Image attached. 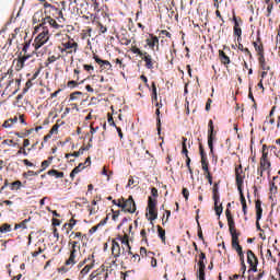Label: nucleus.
Instances as JSON below:
<instances>
[{
	"instance_id": "obj_36",
	"label": "nucleus",
	"mask_w": 280,
	"mask_h": 280,
	"mask_svg": "<svg viewBox=\"0 0 280 280\" xmlns=\"http://www.w3.org/2000/svg\"><path fill=\"white\" fill-rule=\"evenodd\" d=\"M199 152H200L201 161H207V153L205 152V149H202V145L199 147Z\"/></svg>"
},
{
	"instance_id": "obj_3",
	"label": "nucleus",
	"mask_w": 280,
	"mask_h": 280,
	"mask_svg": "<svg viewBox=\"0 0 280 280\" xmlns=\"http://www.w3.org/2000/svg\"><path fill=\"white\" fill-rule=\"evenodd\" d=\"M119 242L124 245L122 248H120V255H125V257H128V255H132V247H130V242L126 238H122L121 236L117 237Z\"/></svg>"
},
{
	"instance_id": "obj_18",
	"label": "nucleus",
	"mask_w": 280,
	"mask_h": 280,
	"mask_svg": "<svg viewBox=\"0 0 280 280\" xmlns=\"http://www.w3.org/2000/svg\"><path fill=\"white\" fill-rule=\"evenodd\" d=\"M213 141H215V133L208 135V147L210 154H213Z\"/></svg>"
},
{
	"instance_id": "obj_12",
	"label": "nucleus",
	"mask_w": 280,
	"mask_h": 280,
	"mask_svg": "<svg viewBox=\"0 0 280 280\" xmlns=\"http://www.w3.org/2000/svg\"><path fill=\"white\" fill-rule=\"evenodd\" d=\"M75 253H78V249L70 250V257L66 260V266H75Z\"/></svg>"
},
{
	"instance_id": "obj_47",
	"label": "nucleus",
	"mask_w": 280,
	"mask_h": 280,
	"mask_svg": "<svg viewBox=\"0 0 280 280\" xmlns=\"http://www.w3.org/2000/svg\"><path fill=\"white\" fill-rule=\"evenodd\" d=\"M93 7L95 12H102V9H100V2H97V0L94 1Z\"/></svg>"
},
{
	"instance_id": "obj_55",
	"label": "nucleus",
	"mask_w": 280,
	"mask_h": 280,
	"mask_svg": "<svg viewBox=\"0 0 280 280\" xmlns=\"http://www.w3.org/2000/svg\"><path fill=\"white\" fill-rule=\"evenodd\" d=\"M137 183V180H135V178H132V176L129 177L128 184H127V188L130 187L131 185H135Z\"/></svg>"
},
{
	"instance_id": "obj_6",
	"label": "nucleus",
	"mask_w": 280,
	"mask_h": 280,
	"mask_svg": "<svg viewBox=\"0 0 280 280\" xmlns=\"http://www.w3.org/2000/svg\"><path fill=\"white\" fill-rule=\"evenodd\" d=\"M62 47L68 50L67 54H73L72 49H74V52L78 51V43L73 42V39L62 43Z\"/></svg>"
},
{
	"instance_id": "obj_45",
	"label": "nucleus",
	"mask_w": 280,
	"mask_h": 280,
	"mask_svg": "<svg viewBox=\"0 0 280 280\" xmlns=\"http://www.w3.org/2000/svg\"><path fill=\"white\" fill-rule=\"evenodd\" d=\"M81 154H84V149H82V148L79 151L73 152L72 156L78 159V156H81Z\"/></svg>"
},
{
	"instance_id": "obj_34",
	"label": "nucleus",
	"mask_w": 280,
	"mask_h": 280,
	"mask_svg": "<svg viewBox=\"0 0 280 280\" xmlns=\"http://www.w3.org/2000/svg\"><path fill=\"white\" fill-rule=\"evenodd\" d=\"M201 165H202L203 172L209 174V162H207V160H201Z\"/></svg>"
},
{
	"instance_id": "obj_8",
	"label": "nucleus",
	"mask_w": 280,
	"mask_h": 280,
	"mask_svg": "<svg viewBox=\"0 0 280 280\" xmlns=\"http://www.w3.org/2000/svg\"><path fill=\"white\" fill-rule=\"evenodd\" d=\"M213 200H214V211L217 215H222L223 208L218 206V202H220V192L213 194Z\"/></svg>"
},
{
	"instance_id": "obj_61",
	"label": "nucleus",
	"mask_w": 280,
	"mask_h": 280,
	"mask_svg": "<svg viewBox=\"0 0 280 280\" xmlns=\"http://www.w3.org/2000/svg\"><path fill=\"white\" fill-rule=\"evenodd\" d=\"M119 213H120L119 210L113 211V220H114V222L117 221V218H119Z\"/></svg>"
},
{
	"instance_id": "obj_44",
	"label": "nucleus",
	"mask_w": 280,
	"mask_h": 280,
	"mask_svg": "<svg viewBox=\"0 0 280 280\" xmlns=\"http://www.w3.org/2000/svg\"><path fill=\"white\" fill-rule=\"evenodd\" d=\"M22 163L26 165V167H36L34 163L30 162V160H22Z\"/></svg>"
},
{
	"instance_id": "obj_29",
	"label": "nucleus",
	"mask_w": 280,
	"mask_h": 280,
	"mask_svg": "<svg viewBox=\"0 0 280 280\" xmlns=\"http://www.w3.org/2000/svg\"><path fill=\"white\" fill-rule=\"evenodd\" d=\"M12 231V225L4 223L1 228H0V233H10Z\"/></svg>"
},
{
	"instance_id": "obj_48",
	"label": "nucleus",
	"mask_w": 280,
	"mask_h": 280,
	"mask_svg": "<svg viewBox=\"0 0 280 280\" xmlns=\"http://www.w3.org/2000/svg\"><path fill=\"white\" fill-rule=\"evenodd\" d=\"M49 163H50L49 160L43 161V162H42V170L46 171L47 167H49Z\"/></svg>"
},
{
	"instance_id": "obj_2",
	"label": "nucleus",
	"mask_w": 280,
	"mask_h": 280,
	"mask_svg": "<svg viewBox=\"0 0 280 280\" xmlns=\"http://www.w3.org/2000/svg\"><path fill=\"white\" fill-rule=\"evenodd\" d=\"M124 211L127 213H135V211H137V203L135 202V199L132 198V196H129L128 199L124 200Z\"/></svg>"
},
{
	"instance_id": "obj_42",
	"label": "nucleus",
	"mask_w": 280,
	"mask_h": 280,
	"mask_svg": "<svg viewBox=\"0 0 280 280\" xmlns=\"http://www.w3.org/2000/svg\"><path fill=\"white\" fill-rule=\"evenodd\" d=\"M254 47L258 54H264V46H259L257 43H254Z\"/></svg>"
},
{
	"instance_id": "obj_33",
	"label": "nucleus",
	"mask_w": 280,
	"mask_h": 280,
	"mask_svg": "<svg viewBox=\"0 0 280 280\" xmlns=\"http://www.w3.org/2000/svg\"><path fill=\"white\" fill-rule=\"evenodd\" d=\"M23 178H30V176H38V173H35L34 171H27L23 173Z\"/></svg>"
},
{
	"instance_id": "obj_32",
	"label": "nucleus",
	"mask_w": 280,
	"mask_h": 280,
	"mask_svg": "<svg viewBox=\"0 0 280 280\" xmlns=\"http://www.w3.org/2000/svg\"><path fill=\"white\" fill-rule=\"evenodd\" d=\"M197 224H198V237L205 244V236L202 235V228L200 226V222L197 221Z\"/></svg>"
},
{
	"instance_id": "obj_11",
	"label": "nucleus",
	"mask_w": 280,
	"mask_h": 280,
	"mask_svg": "<svg viewBox=\"0 0 280 280\" xmlns=\"http://www.w3.org/2000/svg\"><path fill=\"white\" fill-rule=\"evenodd\" d=\"M112 252H113L115 259H117V257L121 256V247L119 246V243L113 241Z\"/></svg>"
},
{
	"instance_id": "obj_63",
	"label": "nucleus",
	"mask_w": 280,
	"mask_h": 280,
	"mask_svg": "<svg viewBox=\"0 0 280 280\" xmlns=\"http://www.w3.org/2000/svg\"><path fill=\"white\" fill-rule=\"evenodd\" d=\"M60 224H62V222L58 219H52V225L54 226H60Z\"/></svg>"
},
{
	"instance_id": "obj_10",
	"label": "nucleus",
	"mask_w": 280,
	"mask_h": 280,
	"mask_svg": "<svg viewBox=\"0 0 280 280\" xmlns=\"http://www.w3.org/2000/svg\"><path fill=\"white\" fill-rule=\"evenodd\" d=\"M30 58H32V55H24L22 57L19 58L18 60V70H21L25 67V62H27V60H30Z\"/></svg>"
},
{
	"instance_id": "obj_19",
	"label": "nucleus",
	"mask_w": 280,
	"mask_h": 280,
	"mask_svg": "<svg viewBox=\"0 0 280 280\" xmlns=\"http://www.w3.org/2000/svg\"><path fill=\"white\" fill-rule=\"evenodd\" d=\"M149 209V220L150 222H153V220H156L159 218V212L156 211V208H148Z\"/></svg>"
},
{
	"instance_id": "obj_23",
	"label": "nucleus",
	"mask_w": 280,
	"mask_h": 280,
	"mask_svg": "<svg viewBox=\"0 0 280 280\" xmlns=\"http://www.w3.org/2000/svg\"><path fill=\"white\" fill-rule=\"evenodd\" d=\"M155 115L158 116V118H156V128H158V135H161V117H160V115H161V109H156L155 110Z\"/></svg>"
},
{
	"instance_id": "obj_35",
	"label": "nucleus",
	"mask_w": 280,
	"mask_h": 280,
	"mask_svg": "<svg viewBox=\"0 0 280 280\" xmlns=\"http://www.w3.org/2000/svg\"><path fill=\"white\" fill-rule=\"evenodd\" d=\"M260 165H261L262 170H268V167H270V161L260 160Z\"/></svg>"
},
{
	"instance_id": "obj_62",
	"label": "nucleus",
	"mask_w": 280,
	"mask_h": 280,
	"mask_svg": "<svg viewBox=\"0 0 280 280\" xmlns=\"http://www.w3.org/2000/svg\"><path fill=\"white\" fill-rule=\"evenodd\" d=\"M40 253H43V248L39 247L37 252L32 253V257H38V255H40Z\"/></svg>"
},
{
	"instance_id": "obj_58",
	"label": "nucleus",
	"mask_w": 280,
	"mask_h": 280,
	"mask_svg": "<svg viewBox=\"0 0 280 280\" xmlns=\"http://www.w3.org/2000/svg\"><path fill=\"white\" fill-rule=\"evenodd\" d=\"M83 69H84L85 71H89V72L94 71V68H93V66H91V65H84V66H83Z\"/></svg>"
},
{
	"instance_id": "obj_53",
	"label": "nucleus",
	"mask_w": 280,
	"mask_h": 280,
	"mask_svg": "<svg viewBox=\"0 0 280 280\" xmlns=\"http://www.w3.org/2000/svg\"><path fill=\"white\" fill-rule=\"evenodd\" d=\"M270 192L271 194H277V186L275 185V183H270Z\"/></svg>"
},
{
	"instance_id": "obj_21",
	"label": "nucleus",
	"mask_w": 280,
	"mask_h": 280,
	"mask_svg": "<svg viewBox=\"0 0 280 280\" xmlns=\"http://www.w3.org/2000/svg\"><path fill=\"white\" fill-rule=\"evenodd\" d=\"M152 102H159V94L156 93V83L152 82Z\"/></svg>"
},
{
	"instance_id": "obj_64",
	"label": "nucleus",
	"mask_w": 280,
	"mask_h": 280,
	"mask_svg": "<svg viewBox=\"0 0 280 280\" xmlns=\"http://www.w3.org/2000/svg\"><path fill=\"white\" fill-rule=\"evenodd\" d=\"M75 174H79L78 168H73L72 172L70 173V178H75Z\"/></svg>"
},
{
	"instance_id": "obj_13",
	"label": "nucleus",
	"mask_w": 280,
	"mask_h": 280,
	"mask_svg": "<svg viewBox=\"0 0 280 280\" xmlns=\"http://www.w3.org/2000/svg\"><path fill=\"white\" fill-rule=\"evenodd\" d=\"M257 261H259L257 259V256H255V253H253V250L248 249L247 250V264H249V266H253V264H256Z\"/></svg>"
},
{
	"instance_id": "obj_15",
	"label": "nucleus",
	"mask_w": 280,
	"mask_h": 280,
	"mask_svg": "<svg viewBox=\"0 0 280 280\" xmlns=\"http://www.w3.org/2000/svg\"><path fill=\"white\" fill-rule=\"evenodd\" d=\"M219 58L223 65H231V58L223 50H219Z\"/></svg>"
},
{
	"instance_id": "obj_9",
	"label": "nucleus",
	"mask_w": 280,
	"mask_h": 280,
	"mask_svg": "<svg viewBox=\"0 0 280 280\" xmlns=\"http://www.w3.org/2000/svg\"><path fill=\"white\" fill-rule=\"evenodd\" d=\"M141 58L142 60H144L147 69H154V63L152 62V56H150L148 52H144Z\"/></svg>"
},
{
	"instance_id": "obj_5",
	"label": "nucleus",
	"mask_w": 280,
	"mask_h": 280,
	"mask_svg": "<svg viewBox=\"0 0 280 280\" xmlns=\"http://www.w3.org/2000/svg\"><path fill=\"white\" fill-rule=\"evenodd\" d=\"M235 174H236L237 190L242 191V189H244V178H245V176L242 175V166L235 170Z\"/></svg>"
},
{
	"instance_id": "obj_38",
	"label": "nucleus",
	"mask_w": 280,
	"mask_h": 280,
	"mask_svg": "<svg viewBox=\"0 0 280 280\" xmlns=\"http://www.w3.org/2000/svg\"><path fill=\"white\" fill-rule=\"evenodd\" d=\"M56 60H58V58H56V56L48 57V59H47L48 63H46V67H49V65H52V62H56Z\"/></svg>"
},
{
	"instance_id": "obj_54",
	"label": "nucleus",
	"mask_w": 280,
	"mask_h": 280,
	"mask_svg": "<svg viewBox=\"0 0 280 280\" xmlns=\"http://www.w3.org/2000/svg\"><path fill=\"white\" fill-rule=\"evenodd\" d=\"M30 42H26L25 44H24V46H23V48H22V51L24 52V54H27V50L30 49Z\"/></svg>"
},
{
	"instance_id": "obj_56",
	"label": "nucleus",
	"mask_w": 280,
	"mask_h": 280,
	"mask_svg": "<svg viewBox=\"0 0 280 280\" xmlns=\"http://www.w3.org/2000/svg\"><path fill=\"white\" fill-rule=\"evenodd\" d=\"M58 128H60V125H58V124L54 125L50 130V135H54V132H58Z\"/></svg>"
},
{
	"instance_id": "obj_1",
	"label": "nucleus",
	"mask_w": 280,
	"mask_h": 280,
	"mask_svg": "<svg viewBox=\"0 0 280 280\" xmlns=\"http://www.w3.org/2000/svg\"><path fill=\"white\" fill-rule=\"evenodd\" d=\"M49 42V31H43L39 33L35 40L33 46L35 47V51H38L43 45H46Z\"/></svg>"
},
{
	"instance_id": "obj_59",
	"label": "nucleus",
	"mask_w": 280,
	"mask_h": 280,
	"mask_svg": "<svg viewBox=\"0 0 280 280\" xmlns=\"http://www.w3.org/2000/svg\"><path fill=\"white\" fill-rule=\"evenodd\" d=\"M108 222V217H106L105 219H103L102 221H100V223L97 224V226H105V224Z\"/></svg>"
},
{
	"instance_id": "obj_30",
	"label": "nucleus",
	"mask_w": 280,
	"mask_h": 280,
	"mask_svg": "<svg viewBox=\"0 0 280 280\" xmlns=\"http://www.w3.org/2000/svg\"><path fill=\"white\" fill-rule=\"evenodd\" d=\"M158 234H159V237H161V240L164 242V240H165V230H163V228H161V225H158Z\"/></svg>"
},
{
	"instance_id": "obj_7",
	"label": "nucleus",
	"mask_w": 280,
	"mask_h": 280,
	"mask_svg": "<svg viewBox=\"0 0 280 280\" xmlns=\"http://www.w3.org/2000/svg\"><path fill=\"white\" fill-rule=\"evenodd\" d=\"M94 60L96 63L100 65L103 69H113V65H110V61L101 59L97 55H94Z\"/></svg>"
},
{
	"instance_id": "obj_39",
	"label": "nucleus",
	"mask_w": 280,
	"mask_h": 280,
	"mask_svg": "<svg viewBox=\"0 0 280 280\" xmlns=\"http://www.w3.org/2000/svg\"><path fill=\"white\" fill-rule=\"evenodd\" d=\"M78 95H82V92H74L70 95V102H74V100H78Z\"/></svg>"
},
{
	"instance_id": "obj_24",
	"label": "nucleus",
	"mask_w": 280,
	"mask_h": 280,
	"mask_svg": "<svg viewBox=\"0 0 280 280\" xmlns=\"http://www.w3.org/2000/svg\"><path fill=\"white\" fill-rule=\"evenodd\" d=\"M45 22L49 23V25H51V27H55V30H58L60 27L58 22H56V20L51 19V16H47L45 19Z\"/></svg>"
},
{
	"instance_id": "obj_25",
	"label": "nucleus",
	"mask_w": 280,
	"mask_h": 280,
	"mask_svg": "<svg viewBox=\"0 0 280 280\" xmlns=\"http://www.w3.org/2000/svg\"><path fill=\"white\" fill-rule=\"evenodd\" d=\"M198 266H199V270L197 275H205V270L207 268V265H205V260H199Z\"/></svg>"
},
{
	"instance_id": "obj_14",
	"label": "nucleus",
	"mask_w": 280,
	"mask_h": 280,
	"mask_svg": "<svg viewBox=\"0 0 280 280\" xmlns=\"http://www.w3.org/2000/svg\"><path fill=\"white\" fill-rule=\"evenodd\" d=\"M232 237V248H237L240 247V233H232L231 234Z\"/></svg>"
},
{
	"instance_id": "obj_20",
	"label": "nucleus",
	"mask_w": 280,
	"mask_h": 280,
	"mask_svg": "<svg viewBox=\"0 0 280 280\" xmlns=\"http://www.w3.org/2000/svg\"><path fill=\"white\" fill-rule=\"evenodd\" d=\"M228 225L230 228V235H232V233H237L235 230V221L233 220V217L228 219Z\"/></svg>"
},
{
	"instance_id": "obj_60",
	"label": "nucleus",
	"mask_w": 280,
	"mask_h": 280,
	"mask_svg": "<svg viewBox=\"0 0 280 280\" xmlns=\"http://www.w3.org/2000/svg\"><path fill=\"white\" fill-rule=\"evenodd\" d=\"M78 223L74 219H71L70 222L68 223L69 229H73V226Z\"/></svg>"
},
{
	"instance_id": "obj_52",
	"label": "nucleus",
	"mask_w": 280,
	"mask_h": 280,
	"mask_svg": "<svg viewBox=\"0 0 280 280\" xmlns=\"http://www.w3.org/2000/svg\"><path fill=\"white\" fill-rule=\"evenodd\" d=\"M258 264H259V261L254 262L253 265H249V266H250L249 271L252 270V272H257V266H258Z\"/></svg>"
},
{
	"instance_id": "obj_49",
	"label": "nucleus",
	"mask_w": 280,
	"mask_h": 280,
	"mask_svg": "<svg viewBox=\"0 0 280 280\" xmlns=\"http://www.w3.org/2000/svg\"><path fill=\"white\" fill-rule=\"evenodd\" d=\"M151 196H153V198H159V190L156 188H151Z\"/></svg>"
},
{
	"instance_id": "obj_51",
	"label": "nucleus",
	"mask_w": 280,
	"mask_h": 280,
	"mask_svg": "<svg viewBox=\"0 0 280 280\" xmlns=\"http://www.w3.org/2000/svg\"><path fill=\"white\" fill-rule=\"evenodd\" d=\"M18 154H23V156H27V151H25V147H21L20 150L18 151Z\"/></svg>"
},
{
	"instance_id": "obj_28",
	"label": "nucleus",
	"mask_w": 280,
	"mask_h": 280,
	"mask_svg": "<svg viewBox=\"0 0 280 280\" xmlns=\"http://www.w3.org/2000/svg\"><path fill=\"white\" fill-rule=\"evenodd\" d=\"M148 209H156V199L149 197Z\"/></svg>"
},
{
	"instance_id": "obj_27",
	"label": "nucleus",
	"mask_w": 280,
	"mask_h": 280,
	"mask_svg": "<svg viewBox=\"0 0 280 280\" xmlns=\"http://www.w3.org/2000/svg\"><path fill=\"white\" fill-rule=\"evenodd\" d=\"M182 152L186 158L189 156V151L187 150V138H183Z\"/></svg>"
},
{
	"instance_id": "obj_40",
	"label": "nucleus",
	"mask_w": 280,
	"mask_h": 280,
	"mask_svg": "<svg viewBox=\"0 0 280 280\" xmlns=\"http://www.w3.org/2000/svg\"><path fill=\"white\" fill-rule=\"evenodd\" d=\"M98 28L101 34H106V32H108V28L106 26H104V24L98 23Z\"/></svg>"
},
{
	"instance_id": "obj_46",
	"label": "nucleus",
	"mask_w": 280,
	"mask_h": 280,
	"mask_svg": "<svg viewBox=\"0 0 280 280\" xmlns=\"http://www.w3.org/2000/svg\"><path fill=\"white\" fill-rule=\"evenodd\" d=\"M132 52L133 54H137L140 58H143V51H141V49H139V48H133L132 49Z\"/></svg>"
},
{
	"instance_id": "obj_50",
	"label": "nucleus",
	"mask_w": 280,
	"mask_h": 280,
	"mask_svg": "<svg viewBox=\"0 0 280 280\" xmlns=\"http://www.w3.org/2000/svg\"><path fill=\"white\" fill-rule=\"evenodd\" d=\"M93 255L89 256L88 259H85L84 261L80 262L78 268H82V266H84V264H86V261H91L93 259Z\"/></svg>"
},
{
	"instance_id": "obj_22",
	"label": "nucleus",
	"mask_w": 280,
	"mask_h": 280,
	"mask_svg": "<svg viewBox=\"0 0 280 280\" xmlns=\"http://www.w3.org/2000/svg\"><path fill=\"white\" fill-rule=\"evenodd\" d=\"M94 261H95V260H93V261L91 262V265H86V266L81 270L82 277H84V276L89 275V272H91V270H92V268H93V266H94Z\"/></svg>"
},
{
	"instance_id": "obj_57",
	"label": "nucleus",
	"mask_w": 280,
	"mask_h": 280,
	"mask_svg": "<svg viewBox=\"0 0 280 280\" xmlns=\"http://www.w3.org/2000/svg\"><path fill=\"white\" fill-rule=\"evenodd\" d=\"M206 178L208 179L209 185H213V177L211 176V173H208Z\"/></svg>"
},
{
	"instance_id": "obj_4",
	"label": "nucleus",
	"mask_w": 280,
	"mask_h": 280,
	"mask_svg": "<svg viewBox=\"0 0 280 280\" xmlns=\"http://www.w3.org/2000/svg\"><path fill=\"white\" fill-rule=\"evenodd\" d=\"M264 214V209L261 208V202L259 200L256 201V228L257 231H264L261 225H259V220H261V215Z\"/></svg>"
},
{
	"instance_id": "obj_41",
	"label": "nucleus",
	"mask_w": 280,
	"mask_h": 280,
	"mask_svg": "<svg viewBox=\"0 0 280 280\" xmlns=\"http://www.w3.org/2000/svg\"><path fill=\"white\" fill-rule=\"evenodd\" d=\"M258 62L259 65H264L266 62V57H264V52H258Z\"/></svg>"
},
{
	"instance_id": "obj_16",
	"label": "nucleus",
	"mask_w": 280,
	"mask_h": 280,
	"mask_svg": "<svg viewBox=\"0 0 280 280\" xmlns=\"http://www.w3.org/2000/svg\"><path fill=\"white\" fill-rule=\"evenodd\" d=\"M147 45L151 48L154 49L156 45H159V37L151 35V39H147Z\"/></svg>"
},
{
	"instance_id": "obj_43",
	"label": "nucleus",
	"mask_w": 280,
	"mask_h": 280,
	"mask_svg": "<svg viewBox=\"0 0 280 280\" xmlns=\"http://www.w3.org/2000/svg\"><path fill=\"white\" fill-rule=\"evenodd\" d=\"M182 194H183L185 200H189V189L183 188Z\"/></svg>"
},
{
	"instance_id": "obj_31",
	"label": "nucleus",
	"mask_w": 280,
	"mask_h": 280,
	"mask_svg": "<svg viewBox=\"0 0 280 280\" xmlns=\"http://www.w3.org/2000/svg\"><path fill=\"white\" fill-rule=\"evenodd\" d=\"M241 205H246V197L244 196V189L238 190Z\"/></svg>"
},
{
	"instance_id": "obj_26",
	"label": "nucleus",
	"mask_w": 280,
	"mask_h": 280,
	"mask_svg": "<svg viewBox=\"0 0 280 280\" xmlns=\"http://www.w3.org/2000/svg\"><path fill=\"white\" fill-rule=\"evenodd\" d=\"M21 187H23V183H21V180L11 183V191H14V189L19 190Z\"/></svg>"
},
{
	"instance_id": "obj_17",
	"label": "nucleus",
	"mask_w": 280,
	"mask_h": 280,
	"mask_svg": "<svg viewBox=\"0 0 280 280\" xmlns=\"http://www.w3.org/2000/svg\"><path fill=\"white\" fill-rule=\"evenodd\" d=\"M47 174L48 176H55V178H65V172H59L57 170H50Z\"/></svg>"
},
{
	"instance_id": "obj_37",
	"label": "nucleus",
	"mask_w": 280,
	"mask_h": 280,
	"mask_svg": "<svg viewBox=\"0 0 280 280\" xmlns=\"http://www.w3.org/2000/svg\"><path fill=\"white\" fill-rule=\"evenodd\" d=\"M234 35L242 38V28H240V26H234Z\"/></svg>"
}]
</instances>
